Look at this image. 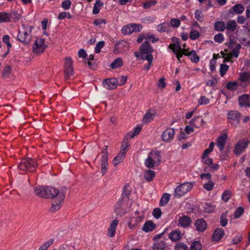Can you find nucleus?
I'll list each match as a JSON object with an SVG mask.
<instances>
[{"label": "nucleus", "instance_id": "obj_37", "mask_svg": "<svg viewBox=\"0 0 250 250\" xmlns=\"http://www.w3.org/2000/svg\"><path fill=\"white\" fill-rule=\"evenodd\" d=\"M238 83L236 82H229L226 85V88L230 91H234L238 88Z\"/></svg>", "mask_w": 250, "mask_h": 250}, {"label": "nucleus", "instance_id": "obj_2", "mask_svg": "<svg viewBox=\"0 0 250 250\" xmlns=\"http://www.w3.org/2000/svg\"><path fill=\"white\" fill-rule=\"evenodd\" d=\"M176 38H172V41L175 42L177 41ZM168 48L172 50L173 53L176 55L177 58L179 62H181L180 58L183 56V55L188 56L191 61L197 63L199 61V58L196 53L194 50H191L189 52H187L186 49H182L178 41L176 43H173L169 44Z\"/></svg>", "mask_w": 250, "mask_h": 250}, {"label": "nucleus", "instance_id": "obj_50", "mask_svg": "<svg viewBox=\"0 0 250 250\" xmlns=\"http://www.w3.org/2000/svg\"><path fill=\"white\" fill-rule=\"evenodd\" d=\"M70 68H73V62L70 58L68 57L65 59L64 69Z\"/></svg>", "mask_w": 250, "mask_h": 250}, {"label": "nucleus", "instance_id": "obj_55", "mask_svg": "<svg viewBox=\"0 0 250 250\" xmlns=\"http://www.w3.org/2000/svg\"><path fill=\"white\" fill-rule=\"evenodd\" d=\"M104 41H100L98 42L95 47V52L96 53H99L101 52V49L104 46Z\"/></svg>", "mask_w": 250, "mask_h": 250}, {"label": "nucleus", "instance_id": "obj_27", "mask_svg": "<svg viewBox=\"0 0 250 250\" xmlns=\"http://www.w3.org/2000/svg\"><path fill=\"white\" fill-rule=\"evenodd\" d=\"M245 8L241 4L235 5L231 9L229 10L231 13L241 14L244 11Z\"/></svg>", "mask_w": 250, "mask_h": 250}, {"label": "nucleus", "instance_id": "obj_43", "mask_svg": "<svg viewBox=\"0 0 250 250\" xmlns=\"http://www.w3.org/2000/svg\"><path fill=\"white\" fill-rule=\"evenodd\" d=\"M200 122L201 123H204L203 119L200 118L199 117H194L191 121L190 125H194L195 127H198L199 125L197 124V122Z\"/></svg>", "mask_w": 250, "mask_h": 250}, {"label": "nucleus", "instance_id": "obj_8", "mask_svg": "<svg viewBox=\"0 0 250 250\" xmlns=\"http://www.w3.org/2000/svg\"><path fill=\"white\" fill-rule=\"evenodd\" d=\"M174 134L175 129L172 127H167L162 134V140L166 143H170L173 140Z\"/></svg>", "mask_w": 250, "mask_h": 250}, {"label": "nucleus", "instance_id": "obj_32", "mask_svg": "<svg viewBox=\"0 0 250 250\" xmlns=\"http://www.w3.org/2000/svg\"><path fill=\"white\" fill-rule=\"evenodd\" d=\"M214 28L218 31H224L226 29V25L224 22L217 21L214 24Z\"/></svg>", "mask_w": 250, "mask_h": 250}, {"label": "nucleus", "instance_id": "obj_17", "mask_svg": "<svg viewBox=\"0 0 250 250\" xmlns=\"http://www.w3.org/2000/svg\"><path fill=\"white\" fill-rule=\"evenodd\" d=\"M191 223V218L186 215H182L180 217L178 220V225L183 227L187 228L188 227Z\"/></svg>", "mask_w": 250, "mask_h": 250}, {"label": "nucleus", "instance_id": "obj_3", "mask_svg": "<svg viewBox=\"0 0 250 250\" xmlns=\"http://www.w3.org/2000/svg\"><path fill=\"white\" fill-rule=\"evenodd\" d=\"M32 27L28 25H23L22 29L19 31L17 38L22 42L28 43L31 39V30Z\"/></svg>", "mask_w": 250, "mask_h": 250}, {"label": "nucleus", "instance_id": "obj_9", "mask_svg": "<svg viewBox=\"0 0 250 250\" xmlns=\"http://www.w3.org/2000/svg\"><path fill=\"white\" fill-rule=\"evenodd\" d=\"M250 141L247 138L239 140L235 146L234 150V153L237 155L241 154L247 147Z\"/></svg>", "mask_w": 250, "mask_h": 250}, {"label": "nucleus", "instance_id": "obj_19", "mask_svg": "<svg viewBox=\"0 0 250 250\" xmlns=\"http://www.w3.org/2000/svg\"><path fill=\"white\" fill-rule=\"evenodd\" d=\"M118 224V221L117 219L113 220L111 223L107 230V233L110 237L114 236Z\"/></svg>", "mask_w": 250, "mask_h": 250}, {"label": "nucleus", "instance_id": "obj_25", "mask_svg": "<svg viewBox=\"0 0 250 250\" xmlns=\"http://www.w3.org/2000/svg\"><path fill=\"white\" fill-rule=\"evenodd\" d=\"M166 243L163 240L156 241L153 245V250H164L165 249Z\"/></svg>", "mask_w": 250, "mask_h": 250}, {"label": "nucleus", "instance_id": "obj_15", "mask_svg": "<svg viewBox=\"0 0 250 250\" xmlns=\"http://www.w3.org/2000/svg\"><path fill=\"white\" fill-rule=\"evenodd\" d=\"M140 50L141 54H151L153 49L148 41L145 42L140 46Z\"/></svg>", "mask_w": 250, "mask_h": 250}, {"label": "nucleus", "instance_id": "obj_38", "mask_svg": "<svg viewBox=\"0 0 250 250\" xmlns=\"http://www.w3.org/2000/svg\"><path fill=\"white\" fill-rule=\"evenodd\" d=\"M153 58V57L152 54H147L145 56L144 59L148 61V63L147 65L145 66L144 68L145 70L146 71L149 70L150 66L152 65Z\"/></svg>", "mask_w": 250, "mask_h": 250}, {"label": "nucleus", "instance_id": "obj_64", "mask_svg": "<svg viewBox=\"0 0 250 250\" xmlns=\"http://www.w3.org/2000/svg\"><path fill=\"white\" fill-rule=\"evenodd\" d=\"M175 250H187V245L182 243L177 244L175 246Z\"/></svg>", "mask_w": 250, "mask_h": 250}, {"label": "nucleus", "instance_id": "obj_59", "mask_svg": "<svg viewBox=\"0 0 250 250\" xmlns=\"http://www.w3.org/2000/svg\"><path fill=\"white\" fill-rule=\"evenodd\" d=\"M214 40L216 42L221 43L224 41V37L222 34L219 33L214 36Z\"/></svg>", "mask_w": 250, "mask_h": 250}, {"label": "nucleus", "instance_id": "obj_53", "mask_svg": "<svg viewBox=\"0 0 250 250\" xmlns=\"http://www.w3.org/2000/svg\"><path fill=\"white\" fill-rule=\"evenodd\" d=\"M229 69V66L225 64H221L220 68V74L221 76H223Z\"/></svg>", "mask_w": 250, "mask_h": 250}, {"label": "nucleus", "instance_id": "obj_5", "mask_svg": "<svg viewBox=\"0 0 250 250\" xmlns=\"http://www.w3.org/2000/svg\"><path fill=\"white\" fill-rule=\"evenodd\" d=\"M193 188V184L191 182H185L177 186L175 190L174 196L176 198H180Z\"/></svg>", "mask_w": 250, "mask_h": 250}, {"label": "nucleus", "instance_id": "obj_48", "mask_svg": "<svg viewBox=\"0 0 250 250\" xmlns=\"http://www.w3.org/2000/svg\"><path fill=\"white\" fill-rule=\"evenodd\" d=\"M156 3L157 1L156 0H148L143 4V7L145 9H148L151 7L154 6Z\"/></svg>", "mask_w": 250, "mask_h": 250}, {"label": "nucleus", "instance_id": "obj_26", "mask_svg": "<svg viewBox=\"0 0 250 250\" xmlns=\"http://www.w3.org/2000/svg\"><path fill=\"white\" fill-rule=\"evenodd\" d=\"M148 156L152 158L154 162L159 165L161 161V155L158 151H152L149 154Z\"/></svg>", "mask_w": 250, "mask_h": 250}, {"label": "nucleus", "instance_id": "obj_62", "mask_svg": "<svg viewBox=\"0 0 250 250\" xmlns=\"http://www.w3.org/2000/svg\"><path fill=\"white\" fill-rule=\"evenodd\" d=\"M170 24L173 27L177 28L180 25V21L177 19H172L170 20Z\"/></svg>", "mask_w": 250, "mask_h": 250}, {"label": "nucleus", "instance_id": "obj_34", "mask_svg": "<svg viewBox=\"0 0 250 250\" xmlns=\"http://www.w3.org/2000/svg\"><path fill=\"white\" fill-rule=\"evenodd\" d=\"M214 146V142H211L208 148L207 149H206L205 151H204L202 156V159L204 160L205 158H206L208 155L212 152L213 151V148Z\"/></svg>", "mask_w": 250, "mask_h": 250}, {"label": "nucleus", "instance_id": "obj_35", "mask_svg": "<svg viewBox=\"0 0 250 250\" xmlns=\"http://www.w3.org/2000/svg\"><path fill=\"white\" fill-rule=\"evenodd\" d=\"M236 28V23L235 21H229L226 26V28H227L229 31L233 32L234 31Z\"/></svg>", "mask_w": 250, "mask_h": 250}, {"label": "nucleus", "instance_id": "obj_16", "mask_svg": "<svg viewBox=\"0 0 250 250\" xmlns=\"http://www.w3.org/2000/svg\"><path fill=\"white\" fill-rule=\"evenodd\" d=\"M239 104L241 107H250V96L244 94L239 97Z\"/></svg>", "mask_w": 250, "mask_h": 250}, {"label": "nucleus", "instance_id": "obj_14", "mask_svg": "<svg viewBox=\"0 0 250 250\" xmlns=\"http://www.w3.org/2000/svg\"><path fill=\"white\" fill-rule=\"evenodd\" d=\"M227 138L228 136L226 133L223 134L218 137L216 145L220 150H223L227 142Z\"/></svg>", "mask_w": 250, "mask_h": 250}, {"label": "nucleus", "instance_id": "obj_39", "mask_svg": "<svg viewBox=\"0 0 250 250\" xmlns=\"http://www.w3.org/2000/svg\"><path fill=\"white\" fill-rule=\"evenodd\" d=\"M54 242L53 239H50L43 243L38 250H47V248L50 246Z\"/></svg>", "mask_w": 250, "mask_h": 250}, {"label": "nucleus", "instance_id": "obj_30", "mask_svg": "<svg viewBox=\"0 0 250 250\" xmlns=\"http://www.w3.org/2000/svg\"><path fill=\"white\" fill-rule=\"evenodd\" d=\"M155 176V172L151 170H146L145 172L144 178L147 181H151Z\"/></svg>", "mask_w": 250, "mask_h": 250}, {"label": "nucleus", "instance_id": "obj_45", "mask_svg": "<svg viewBox=\"0 0 250 250\" xmlns=\"http://www.w3.org/2000/svg\"><path fill=\"white\" fill-rule=\"evenodd\" d=\"M201 244L198 241H194L191 245L190 250H201Z\"/></svg>", "mask_w": 250, "mask_h": 250}, {"label": "nucleus", "instance_id": "obj_31", "mask_svg": "<svg viewBox=\"0 0 250 250\" xmlns=\"http://www.w3.org/2000/svg\"><path fill=\"white\" fill-rule=\"evenodd\" d=\"M123 65L122 60L120 58L115 59L110 64L112 68L116 69L121 67Z\"/></svg>", "mask_w": 250, "mask_h": 250}, {"label": "nucleus", "instance_id": "obj_56", "mask_svg": "<svg viewBox=\"0 0 250 250\" xmlns=\"http://www.w3.org/2000/svg\"><path fill=\"white\" fill-rule=\"evenodd\" d=\"M204 210L206 212L210 213L213 211L214 208L210 203H205L204 206Z\"/></svg>", "mask_w": 250, "mask_h": 250}, {"label": "nucleus", "instance_id": "obj_61", "mask_svg": "<svg viewBox=\"0 0 250 250\" xmlns=\"http://www.w3.org/2000/svg\"><path fill=\"white\" fill-rule=\"evenodd\" d=\"M152 214L155 218L159 219L162 215V212L159 208H156L153 209Z\"/></svg>", "mask_w": 250, "mask_h": 250}, {"label": "nucleus", "instance_id": "obj_33", "mask_svg": "<svg viewBox=\"0 0 250 250\" xmlns=\"http://www.w3.org/2000/svg\"><path fill=\"white\" fill-rule=\"evenodd\" d=\"M170 199V194L168 193H165L163 195L160 201V205L161 206H166Z\"/></svg>", "mask_w": 250, "mask_h": 250}, {"label": "nucleus", "instance_id": "obj_57", "mask_svg": "<svg viewBox=\"0 0 250 250\" xmlns=\"http://www.w3.org/2000/svg\"><path fill=\"white\" fill-rule=\"evenodd\" d=\"M243 239V236L241 235H238L232 240L231 244L233 245H237L241 242Z\"/></svg>", "mask_w": 250, "mask_h": 250}, {"label": "nucleus", "instance_id": "obj_47", "mask_svg": "<svg viewBox=\"0 0 250 250\" xmlns=\"http://www.w3.org/2000/svg\"><path fill=\"white\" fill-rule=\"evenodd\" d=\"M11 72V67L8 65L5 66L2 71V76L4 78H7Z\"/></svg>", "mask_w": 250, "mask_h": 250}, {"label": "nucleus", "instance_id": "obj_44", "mask_svg": "<svg viewBox=\"0 0 250 250\" xmlns=\"http://www.w3.org/2000/svg\"><path fill=\"white\" fill-rule=\"evenodd\" d=\"M231 196V191L229 190H225L222 195V199L225 202H227L229 200Z\"/></svg>", "mask_w": 250, "mask_h": 250}, {"label": "nucleus", "instance_id": "obj_20", "mask_svg": "<svg viewBox=\"0 0 250 250\" xmlns=\"http://www.w3.org/2000/svg\"><path fill=\"white\" fill-rule=\"evenodd\" d=\"M108 158L104 155L101 159V173L104 175L108 169Z\"/></svg>", "mask_w": 250, "mask_h": 250}, {"label": "nucleus", "instance_id": "obj_21", "mask_svg": "<svg viewBox=\"0 0 250 250\" xmlns=\"http://www.w3.org/2000/svg\"><path fill=\"white\" fill-rule=\"evenodd\" d=\"M224 232L221 229H216L212 236V240L215 241H219L224 235Z\"/></svg>", "mask_w": 250, "mask_h": 250}, {"label": "nucleus", "instance_id": "obj_22", "mask_svg": "<svg viewBox=\"0 0 250 250\" xmlns=\"http://www.w3.org/2000/svg\"><path fill=\"white\" fill-rule=\"evenodd\" d=\"M156 228V225L152 221H146L143 227V230L146 232L152 231Z\"/></svg>", "mask_w": 250, "mask_h": 250}, {"label": "nucleus", "instance_id": "obj_52", "mask_svg": "<svg viewBox=\"0 0 250 250\" xmlns=\"http://www.w3.org/2000/svg\"><path fill=\"white\" fill-rule=\"evenodd\" d=\"M64 74H65V80H67L69 78V77L73 75L74 74V70L73 68H65L64 69Z\"/></svg>", "mask_w": 250, "mask_h": 250}, {"label": "nucleus", "instance_id": "obj_28", "mask_svg": "<svg viewBox=\"0 0 250 250\" xmlns=\"http://www.w3.org/2000/svg\"><path fill=\"white\" fill-rule=\"evenodd\" d=\"M104 3L100 0H96V2L94 5L93 14L96 15L100 12L101 8L103 6Z\"/></svg>", "mask_w": 250, "mask_h": 250}, {"label": "nucleus", "instance_id": "obj_24", "mask_svg": "<svg viewBox=\"0 0 250 250\" xmlns=\"http://www.w3.org/2000/svg\"><path fill=\"white\" fill-rule=\"evenodd\" d=\"M156 112L153 110H149L145 114L143 118L144 123L146 124L153 120Z\"/></svg>", "mask_w": 250, "mask_h": 250}, {"label": "nucleus", "instance_id": "obj_18", "mask_svg": "<svg viewBox=\"0 0 250 250\" xmlns=\"http://www.w3.org/2000/svg\"><path fill=\"white\" fill-rule=\"evenodd\" d=\"M194 225L196 230L198 231H203L207 227L206 222L203 219L197 220L194 223Z\"/></svg>", "mask_w": 250, "mask_h": 250}, {"label": "nucleus", "instance_id": "obj_13", "mask_svg": "<svg viewBox=\"0 0 250 250\" xmlns=\"http://www.w3.org/2000/svg\"><path fill=\"white\" fill-rule=\"evenodd\" d=\"M104 86L107 89H114L117 87L115 78L107 79L103 83Z\"/></svg>", "mask_w": 250, "mask_h": 250}, {"label": "nucleus", "instance_id": "obj_58", "mask_svg": "<svg viewBox=\"0 0 250 250\" xmlns=\"http://www.w3.org/2000/svg\"><path fill=\"white\" fill-rule=\"evenodd\" d=\"M227 213H223L220 217V223L223 227H225L228 223V220L226 218Z\"/></svg>", "mask_w": 250, "mask_h": 250}, {"label": "nucleus", "instance_id": "obj_60", "mask_svg": "<svg viewBox=\"0 0 250 250\" xmlns=\"http://www.w3.org/2000/svg\"><path fill=\"white\" fill-rule=\"evenodd\" d=\"M244 211L242 207L238 208L235 211L234 217L235 218H239Z\"/></svg>", "mask_w": 250, "mask_h": 250}, {"label": "nucleus", "instance_id": "obj_23", "mask_svg": "<svg viewBox=\"0 0 250 250\" xmlns=\"http://www.w3.org/2000/svg\"><path fill=\"white\" fill-rule=\"evenodd\" d=\"M143 219V217L140 216H137V217H132L128 224V227L132 229L136 226H137V224L140 222H141Z\"/></svg>", "mask_w": 250, "mask_h": 250}, {"label": "nucleus", "instance_id": "obj_41", "mask_svg": "<svg viewBox=\"0 0 250 250\" xmlns=\"http://www.w3.org/2000/svg\"><path fill=\"white\" fill-rule=\"evenodd\" d=\"M10 15L7 13H0V21L2 22H7L10 20Z\"/></svg>", "mask_w": 250, "mask_h": 250}, {"label": "nucleus", "instance_id": "obj_6", "mask_svg": "<svg viewBox=\"0 0 250 250\" xmlns=\"http://www.w3.org/2000/svg\"><path fill=\"white\" fill-rule=\"evenodd\" d=\"M129 146L128 143L123 144L121 146V149L119 153L115 157L113 160V164L115 166H117L119 163L122 162L125 159L126 153L128 150Z\"/></svg>", "mask_w": 250, "mask_h": 250}, {"label": "nucleus", "instance_id": "obj_29", "mask_svg": "<svg viewBox=\"0 0 250 250\" xmlns=\"http://www.w3.org/2000/svg\"><path fill=\"white\" fill-rule=\"evenodd\" d=\"M241 48V45L240 44H237L236 45L235 47L232 50L231 53L229 54V56L228 57L229 59L227 61L231 58L232 56H234L235 58H237L239 54V50Z\"/></svg>", "mask_w": 250, "mask_h": 250}, {"label": "nucleus", "instance_id": "obj_49", "mask_svg": "<svg viewBox=\"0 0 250 250\" xmlns=\"http://www.w3.org/2000/svg\"><path fill=\"white\" fill-rule=\"evenodd\" d=\"M141 130V127L140 126H137L134 128L133 132H129L128 134V135L130 137V138H133L135 136L139 134Z\"/></svg>", "mask_w": 250, "mask_h": 250}, {"label": "nucleus", "instance_id": "obj_51", "mask_svg": "<svg viewBox=\"0 0 250 250\" xmlns=\"http://www.w3.org/2000/svg\"><path fill=\"white\" fill-rule=\"evenodd\" d=\"M195 17L196 20L200 22L203 21L204 16L202 13V12L199 10H196L195 12Z\"/></svg>", "mask_w": 250, "mask_h": 250}, {"label": "nucleus", "instance_id": "obj_7", "mask_svg": "<svg viewBox=\"0 0 250 250\" xmlns=\"http://www.w3.org/2000/svg\"><path fill=\"white\" fill-rule=\"evenodd\" d=\"M140 24L131 23L124 26L122 29V33L124 35L130 34L133 32L140 31L142 29Z\"/></svg>", "mask_w": 250, "mask_h": 250}, {"label": "nucleus", "instance_id": "obj_4", "mask_svg": "<svg viewBox=\"0 0 250 250\" xmlns=\"http://www.w3.org/2000/svg\"><path fill=\"white\" fill-rule=\"evenodd\" d=\"M38 164L35 160L31 158L23 159L18 165L19 169L23 171L28 170L31 172L35 171Z\"/></svg>", "mask_w": 250, "mask_h": 250}, {"label": "nucleus", "instance_id": "obj_12", "mask_svg": "<svg viewBox=\"0 0 250 250\" xmlns=\"http://www.w3.org/2000/svg\"><path fill=\"white\" fill-rule=\"evenodd\" d=\"M183 233L179 229L172 230L168 235V238L173 242L180 240L183 237Z\"/></svg>", "mask_w": 250, "mask_h": 250}, {"label": "nucleus", "instance_id": "obj_63", "mask_svg": "<svg viewBox=\"0 0 250 250\" xmlns=\"http://www.w3.org/2000/svg\"><path fill=\"white\" fill-rule=\"evenodd\" d=\"M71 1L70 0H65L62 3V7L65 10H68L70 8Z\"/></svg>", "mask_w": 250, "mask_h": 250}, {"label": "nucleus", "instance_id": "obj_1", "mask_svg": "<svg viewBox=\"0 0 250 250\" xmlns=\"http://www.w3.org/2000/svg\"><path fill=\"white\" fill-rule=\"evenodd\" d=\"M35 194L44 198H52V207L50 210L55 212L60 209L66 193L65 188L60 189L52 187L37 186L34 189Z\"/></svg>", "mask_w": 250, "mask_h": 250}, {"label": "nucleus", "instance_id": "obj_54", "mask_svg": "<svg viewBox=\"0 0 250 250\" xmlns=\"http://www.w3.org/2000/svg\"><path fill=\"white\" fill-rule=\"evenodd\" d=\"M240 79L243 82L249 81L250 79V74L247 72L243 73L240 75Z\"/></svg>", "mask_w": 250, "mask_h": 250}, {"label": "nucleus", "instance_id": "obj_10", "mask_svg": "<svg viewBox=\"0 0 250 250\" xmlns=\"http://www.w3.org/2000/svg\"><path fill=\"white\" fill-rule=\"evenodd\" d=\"M45 48L44 40L42 39H38L33 45V51L37 54L42 53Z\"/></svg>", "mask_w": 250, "mask_h": 250}, {"label": "nucleus", "instance_id": "obj_40", "mask_svg": "<svg viewBox=\"0 0 250 250\" xmlns=\"http://www.w3.org/2000/svg\"><path fill=\"white\" fill-rule=\"evenodd\" d=\"M115 80L117 86L118 85H123L126 83L127 77L123 76L118 78H115Z\"/></svg>", "mask_w": 250, "mask_h": 250}, {"label": "nucleus", "instance_id": "obj_11", "mask_svg": "<svg viewBox=\"0 0 250 250\" xmlns=\"http://www.w3.org/2000/svg\"><path fill=\"white\" fill-rule=\"evenodd\" d=\"M228 119L229 122L235 125H237L240 122V113L236 110L231 111L228 113Z\"/></svg>", "mask_w": 250, "mask_h": 250}, {"label": "nucleus", "instance_id": "obj_42", "mask_svg": "<svg viewBox=\"0 0 250 250\" xmlns=\"http://www.w3.org/2000/svg\"><path fill=\"white\" fill-rule=\"evenodd\" d=\"M168 27V24L166 23H163L159 24L157 26V29L159 32H166Z\"/></svg>", "mask_w": 250, "mask_h": 250}, {"label": "nucleus", "instance_id": "obj_46", "mask_svg": "<svg viewBox=\"0 0 250 250\" xmlns=\"http://www.w3.org/2000/svg\"><path fill=\"white\" fill-rule=\"evenodd\" d=\"M210 100L205 96H201L198 100V103L200 105H205L209 104Z\"/></svg>", "mask_w": 250, "mask_h": 250}, {"label": "nucleus", "instance_id": "obj_36", "mask_svg": "<svg viewBox=\"0 0 250 250\" xmlns=\"http://www.w3.org/2000/svg\"><path fill=\"white\" fill-rule=\"evenodd\" d=\"M145 166L148 168H153L155 166H158L157 164L154 162L152 158L148 156V158L145 161Z\"/></svg>", "mask_w": 250, "mask_h": 250}]
</instances>
